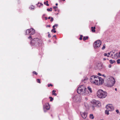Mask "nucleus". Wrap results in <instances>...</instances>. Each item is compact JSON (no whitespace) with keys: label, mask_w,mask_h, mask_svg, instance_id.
<instances>
[{"label":"nucleus","mask_w":120,"mask_h":120,"mask_svg":"<svg viewBox=\"0 0 120 120\" xmlns=\"http://www.w3.org/2000/svg\"><path fill=\"white\" fill-rule=\"evenodd\" d=\"M30 29H28L26 31V34H29L30 35Z\"/></svg>","instance_id":"15"},{"label":"nucleus","mask_w":120,"mask_h":120,"mask_svg":"<svg viewBox=\"0 0 120 120\" xmlns=\"http://www.w3.org/2000/svg\"><path fill=\"white\" fill-rule=\"evenodd\" d=\"M97 96L101 99L105 98L107 96V94L106 92L101 89L99 90L97 92Z\"/></svg>","instance_id":"4"},{"label":"nucleus","mask_w":120,"mask_h":120,"mask_svg":"<svg viewBox=\"0 0 120 120\" xmlns=\"http://www.w3.org/2000/svg\"><path fill=\"white\" fill-rule=\"evenodd\" d=\"M98 75H99V76H101V74L100 73H98Z\"/></svg>","instance_id":"40"},{"label":"nucleus","mask_w":120,"mask_h":120,"mask_svg":"<svg viewBox=\"0 0 120 120\" xmlns=\"http://www.w3.org/2000/svg\"><path fill=\"white\" fill-rule=\"evenodd\" d=\"M120 59H118V60H117L116 61H117V63L118 64H119L120 63Z\"/></svg>","instance_id":"29"},{"label":"nucleus","mask_w":120,"mask_h":120,"mask_svg":"<svg viewBox=\"0 0 120 120\" xmlns=\"http://www.w3.org/2000/svg\"><path fill=\"white\" fill-rule=\"evenodd\" d=\"M31 9H34V7L33 6H32L30 8Z\"/></svg>","instance_id":"35"},{"label":"nucleus","mask_w":120,"mask_h":120,"mask_svg":"<svg viewBox=\"0 0 120 120\" xmlns=\"http://www.w3.org/2000/svg\"><path fill=\"white\" fill-rule=\"evenodd\" d=\"M39 3H38L37 4V6H39V7H40V6L43 5V4L41 3H40V5H39Z\"/></svg>","instance_id":"26"},{"label":"nucleus","mask_w":120,"mask_h":120,"mask_svg":"<svg viewBox=\"0 0 120 120\" xmlns=\"http://www.w3.org/2000/svg\"><path fill=\"white\" fill-rule=\"evenodd\" d=\"M33 74H34L36 75L38 74V73L36 72L35 71H33Z\"/></svg>","instance_id":"34"},{"label":"nucleus","mask_w":120,"mask_h":120,"mask_svg":"<svg viewBox=\"0 0 120 120\" xmlns=\"http://www.w3.org/2000/svg\"><path fill=\"white\" fill-rule=\"evenodd\" d=\"M98 76L92 75L91 76L90 78V82L92 83L95 84H98V78L97 76Z\"/></svg>","instance_id":"5"},{"label":"nucleus","mask_w":120,"mask_h":120,"mask_svg":"<svg viewBox=\"0 0 120 120\" xmlns=\"http://www.w3.org/2000/svg\"><path fill=\"white\" fill-rule=\"evenodd\" d=\"M101 43L100 40H98L94 42L93 46L95 48H98L100 46Z\"/></svg>","instance_id":"8"},{"label":"nucleus","mask_w":120,"mask_h":120,"mask_svg":"<svg viewBox=\"0 0 120 120\" xmlns=\"http://www.w3.org/2000/svg\"><path fill=\"white\" fill-rule=\"evenodd\" d=\"M88 105H85V107L86 108L87 107V106H88Z\"/></svg>","instance_id":"58"},{"label":"nucleus","mask_w":120,"mask_h":120,"mask_svg":"<svg viewBox=\"0 0 120 120\" xmlns=\"http://www.w3.org/2000/svg\"><path fill=\"white\" fill-rule=\"evenodd\" d=\"M107 57H109V55H107Z\"/></svg>","instance_id":"53"},{"label":"nucleus","mask_w":120,"mask_h":120,"mask_svg":"<svg viewBox=\"0 0 120 120\" xmlns=\"http://www.w3.org/2000/svg\"><path fill=\"white\" fill-rule=\"evenodd\" d=\"M42 43V40L38 38L34 39L31 42V44L34 47H37L41 45Z\"/></svg>","instance_id":"3"},{"label":"nucleus","mask_w":120,"mask_h":120,"mask_svg":"<svg viewBox=\"0 0 120 120\" xmlns=\"http://www.w3.org/2000/svg\"><path fill=\"white\" fill-rule=\"evenodd\" d=\"M112 67V65L111 64H109V68H111Z\"/></svg>","instance_id":"44"},{"label":"nucleus","mask_w":120,"mask_h":120,"mask_svg":"<svg viewBox=\"0 0 120 120\" xmlns=\"http://www.w3.org/2000/svg\"><path fill=\"white\" fill-rule=\"evenodd\" d=\"M119 54L120 55V51L119 52Z\"/></svg>","instance_id":"63"},{"label":"nucleus","mask_w":120,"mask_h":120,"mask_svg":"<svg viewBox=\"0 0 120 120\" xmlns=\"http://www.w3.org/2000/svg\"><path fill=\"white\" fill-rule=\"evenodd\" d=\"M88 38V36H86V37L84 36L83 38V39L84 41H85Z\"/></svg>","instance_id":"20"},{"label":"nucleus","mask_w":120,"mask_h":120,"mask_svg":"<svg viewBox=\"0 0 120 120\" xmlns=\"http://www.w3.org/2000/svg\"><path fill=\"white\" fill-rule=\"evenodd\" d=\"M107 53H105L104 54V55L105 56H107Z\"/></svg>","instance_id":"43"},{"label":"nucleus","mask_w":120,"mask_h":120,"mask_svg":"<svg viewBox=\"0 0 120 120\" xmlns=\"http://www.w3.org/2000/svg\"><path fill=\"white\" fill-rule=\"evenodd\" d=\"M88 107H89V108L88 109H91L92 110H94L95 107V105H90V106Z\"/></svg>","instance_id":"14"},{"label":"nucleus","mask_w":120,"mask_h":120,"mask_svg":"<svg viewBox=\"0 0 120 120\" xmlns=\"http://www.w3.org/2000/svg\"><path fill=\"white\" fill-rule=\"evenodd\" d=\"M90 118L92 119H93L94 118V116L92 114H90Z\"/></svg>","instance_id":"19"},{"label":"nucleus","mask_w":120,"mask_h":120,"mask_svg":"<svg viewBox=\"0 0 120 120\" xmlns=\"http://www.w3.org/2000/svg\"><path fill=\"white\" fill-rule=\"evenodd\" d=\"M86 90L87 89L85 85H81L78 87L77 91L78 94L85 95L89 93L88 91Z\"/></svg>","instance_id":"1"},{"label":"nucleus","mask_w":120,"mask_h":120,"mask_svg":"<svg viewBox=\"0 0 120 120\" xmlns=\"http://www.w3.org/2000/svg\"><path fill=\"white\" fill-rule=\"evenodd\" d=\"M116 112L117 113H118L119 112V111L118 110H116Z\"/></svg>","instance_id":"42"},{"label":"nucleus","mask_w":120,"mask_h":120,"mask_svg":"<svg viewBox=\"0 0 120 120\" xmlns=\"http://www.w3.org/2000/svg\"><path fill=\"white\" fill-rule=\"evenodd\" d=\"M117 54H118V53H117L115 54L114 55V57H115L116 56H117Z\"/></svg>","instance_id":"39"},{"label":"nucleus","mask_w":120,"mask_h":120,"mask_svg":"<svg viewBox=\"0 0 120 120\" xmlns=\"http://www.w3.org/2000/svg\"><path fill=\"white\" fill-rule=\"evenodd\" d=\"M59 0L60 2L62 0Z\"/></svg>","instance_id":"59"},{"label":"nucleus","mask_w":120,"mask_h":120,"mask_svg":"<svg viewBox=\"0 0 120 120\" xmlns=\"http://www.w3.org/2000/svg\"><path fill=\"white\" fill-rule=\"evenodd\" d=\"M30 38H31V35H30L29 37H28V38L30 39Z\"/></svg>","instance_id":"45"},{"label":"nucleus","mask_w":120,"mask_h":120,"mask_svg":"<svg viewBox=\"0 0 120 120\" xmlns=\"http://www.w3.org/2000/svg\"><path fill=\"white\" fill-rule=\"evenodd\" d=\"M52 8H51L50 9H47V10L48 11H52Z\"/></svg>","instance_id":"23"},{"label":"nucleus","mask_w":120,"mask_h":120,"mask_svg":"<svg viewBox=\"0 0 120 120\" xmlns=\"http://www.w3.org/2000/svg\"><path fill=\"white\" fill-rule=\"evenodd\" d=\"M82 37H83V36L82 35H81L80 36V37L79 38V39L80 40H82Z\"/></svg>","instance_id":"33"},{"label":"nucleus","mask_w":120,"mask_h":120,"mask_svg":"<svg viewBox=\"0 0 120 120\" xmlns=\"http://www.w3.org/2000/svg\"><path fill=\"white\" fill-rule=\"evenodd\" d=\"M106 105H112L111 104H107Z\"/></svg>","instance_id":"51"},{"label":"nucleus","mask_w":120,"mask_h":120,"mask_svg":"<svg viewBox=\"0 0 120 120\" xmlns=\"http://www.w3.org/2000/svg\"><path fill=\"white\" fill-rule=\"evenodd\" d=\"M50 108V105H44L43 109L44 112H46V110L49 109Z\"/></svg>","instance_id":"11"},{"label":"nucleus","mask_w":120,"mask_h":120,"mask_svg":"<svg viewBox=\"0 0 120 120\" xmlns=\"http://www.w3.org/2000/svg\"><path fill=\"white\" fill-rule=\"evenodd\" d=\"M44 4L45 5H46L47 6H48L49 5V4L48 3H46V2H44Z\"/></svg>","instance_id":"32"},{"label":"nucleus","mask_w":120,"mask_h":120,"mask_svg":"<svg viewBox=\"0 0 120 120\" xmlns=\"http://www.w3.org/2000/svg\"><path fill=\"white\" fill-rule=\"evenodd\" d=\"M91 104L93 105H98V104H100L101 103L100 101H96V100H94L91 102Z\"/></svg>","instance_id":"10"},{"label":"nucleus","mask_w":120,"mask_h":120,"mask_svg":"<svg viewBox=\"0 0 120 120\" xmlns=\"http://www.w3.org/2000/svg\"><path fill=\"white\" fill-rule=\"evenodd\" d=\"M53 28V29H52V30H51V32H53V30H55L56 29L54 27V28Z\"/></svg>","instance_id":"37"},{"label":"nucleus","mask_w":120,"mask_h":120,"mask_svg":"<svg viewBox=\"0 0 120 120\" xmlns=\"http://www.w3.org/2000/svg\"><path fill=\"white\" fill-rule=\"evenodd\" d=\"M48 87H49L50 86H52L53 85H52L51 84H48Z\"/></svg>","instance_id":"36"},{"label":"nucleus","mask_w":120,"mask_h":120,"mask_svg":"<svg viewBox=\"0 0 120 120\" xmlns=\"http://www.w3.org/2000/svg\"><path fill=\"white\" fill-rule=\"evenodd\" d=\"M117 56L118 57H120V55H118Z\"/></svg>","instance_id":"52"},{"label":"nucleus","mask_w":120,"mask_h":120,"mask_svg":"<svg viewBox=\"0 0 120 120\" xmlns=\"http://www.w3.org/2000/svg\"><path fill=\"white\" fill-rule=\"evenodd\" d=\"M103 60H106V59L105 58H103Z\"/></svg>","instance_id":"55"},{"label":"nucleus","mask_w":120,"mask_h":120,"mask_svg":"<svg viewBox=\"0 0 120 120\" xmlns=\"http://www.w3.org/2000/svg\"><path fill=\"white\" fill-rule=\"evenodd\" d=\"M102 75L104 77H105V78L106 79V77L107 76H106L104 74H103Z\"/></svg>","instance_id":"41"},{"label":"nucleus","mask_w":120,"mask_h":120,"mask_svg":"<svg viewBox=\"0 0 120 120\" xmlns=\"http://www.w3.org/2000/svg\"><path fill=\"white\" fill-rule=\"evenodd\" d=\"M50 18H51L50 17H49L48 18V19H50Z\"/></svg>","instance_id":"54"},{"label":"nucleus","mask_w":120,"mask_h":120,"mask_svg":"<svg viewBox=\"0 0 120 120\" xmlns=\"http://www.w3.org/2000/svg\"><path fill=\"white\" fill-rule=\"evenodd\" d=\"M105 48V44H104L103 45L102 47V48L101 49L102 50L104 49Z\"/></svg>","instance_id":"25"},{"label":"nucleus","mask_w":120,"mask_h":120,"mask_svg":"<svg viewBox=\"0 0 120 120\" xmlns=\"http://www.w3.org/2000/svg\"><path fill=\"white\" fill-rule=\"evenodd\" d=\"M53 32L54 33H56V30H53Z\"/></svg>","instance_id":"48"},{"label":"nucleus","mask_w":120,"mask_h":120,"mask_svg":"<svg viewBox=\"0 0 120 120\" xmlns=\"http://www.w3.org/2000/svg\"><path fill=\"white\" fill-rule=\"evenodd\" d=\"M49 98L50 99V101H52L53 100V98L52 97H49Z\"/></svg>","instance_id":"28"},{"label":"nucleus","mask_w":120,"mask_h":120,"mask_svg":"<svg viewBox=\"0 0 120 120\" xmlns=\"http://www.w3.org/2000/svg\"><path fill=\"white\" fill-rule=\"evenodd\" d=\"M115 90H117V89L116 88H115Z\"/></svg>","instance_id":"62"},{"label":"nucleus","mask_w":120,"mask_h":120,"mask_svg":"<svg viewBox=\"0 0 120 120\" xmlns=\"http://www.w3.org/2000/svg\"><path fill=\"white\" fill-rule=\"evenodd\" d=\"M111 52H109L108 53V55H109L110 54V53H111Z\"/></svg>","instance_id":"50"},{"label":"nucleus","mask_w":120,"mask_h":120,"mask_svg":"<svg viewBox=\"0 0 120 120\" xmlns=\"http://www.w3.org/2000/svg\"><path fill=\"white\" fill-rule=\"evenodd\" d=\"M106 108L108 110H106L105 111V113L107 115L109 114V111H111L114 110V107L112 105L111 106H109V105H106Z\"/></svg>","instance_id":"7"},{"label":"nucleus","mask_w":120,"mask_h":120,"mask_svg":"<svg viewBox=\"0 0 120 120\" xmlns=\"http://www.w3.org/2000/svg\"><path fill=\"white\" fill-rule=\"evenodd\" d=\"M110 63L112 64L116 62V61L115 60H109Z\"/></svg>","instance_id":"16"},{"label":"nucleus","mask_w":120,"mask_h":120,"mask_svg":"<svg viewBox=\"0 0 120 120\" xmlns=\"http://www.w3.org/2000/svg\"><path fill=\"white\" fill-rule=\"evenodd\" d=\"M30 30V35L33 34L35 33V30L33 28H31Z\"/></svg>","instance_id":"13"},{"label":"nucleus","mask_w":120,"mask_h":120,"mask_svg":"<svg viewBox=\"0 0 120 120\" xmlns=\"http://www.w3.org/2000/svg\"><path fill=\"white\" fill-rule=\"evenodd\" d=\"M48 105H49V103H48Z\"/></svg>","instance_id":"64"},{"label":"nucleus","mask_w":120,"mask_h":120,"mask_svg":"<svg viewBox=\"0 0 120 120\" xmlns=\"http://www.w3.org/2000/svg\"><path fill=\"white\" fill-rule=\"evenodd\" d=\"M56 5H58V4H57V3H56Z\"/></svg>","instance_id":"61"},{"label":"nucleus","mask_w":120,"mask_h":120,"mask_svg":"<svg viewBox=\"0 0 120 120\" xmlns=\"http://www.w3.org/2000/svg\"><path fill=\"white\" fill-rule=\"evenodd\" d=\"M72 98L73 101L75 102L79 101L81 100L80 96L78 94L73 95L72 96Z\"/></svg>","instance_id":"6"},{"label":"nucleus","mask_w":120,"mask_h":120,"mask_svg":"<svg viewBox=\"0 0 120 120\" xmlns=\"http://www.w3.org/2000/svg\"><path fill=\"white\" fill-rule=\"evenodd\" d=\"M113 55L112 54H111V57H112V56Z\"/></svg>","instance_id":"57"},{"label":"nucleus","mask_w":120,"mask_h":120,"mask_svg":"<svg viewBox=\"0 0 120 120\" xmlns=\"http://www.w3.org/2000/svg\"><path fill=\"white\" fill-rule=\"evenodd\" d=\"M81 114L82 116L84 119L86 118L87 116V113L86 112H81Z\"/></svg>","instance_id":"12"},{"label":"nucleus","mask_w":120,"mask_h":120,"mask_svg":"<svg viewBox=\"0 0 120 120\" xmlns=\"http://www.w3.org/2000/svg\"><path fill=\"white\" fill-rule=\"evenodd\" d=\"M88 79L86 77L83 80H82V82H84V83H85V81H86L87 79Z\"/></svg>","instance_id":"21"},{"label":"nucleus","mask_w":120,"mask_h":120,"mask_svg":"<svg viewBox=\"0 0 120 120\" xmlns=\"http://www.w3.org/2000/svg\"><path fill=\"white\" fill-rule=\"evenodd\" d=\"M91 28L92 29L91 30L92 32H94L95 31V27H94V28H93V27H92Z\"/></svg>","instance_id":"22"},{"label":"nucleus","mask_w":120,"mask_h":120,"mask_svg":"<svg viewBox=\"0 0 120 120\" xmlns=\"http://www.w3.org/2000/svg\"><path fill=\"white\" fill-rule=\"evenodd\" d=\"M53 9L55 10V11H57L56 8H57V6H54L53 7Z\"/></svg>","instance_id":"24"},{"label":"nucleus","mask_w":120,"mask_h":120,"mask_svg":"<svg viewBox=\"0 0 120 120\" xmlns=\"http://www.w3.org/2000/svg\"><path fill=\"white\" fill-rule=\"evenodd\" d=\"M45 20H47L48 19V18L47 17H45Z\"/></svg>","instance_id":"49"},{"label":"nucleus","mask_w":120,"mask_h":120,"mask_svg":"<svg viewBox=\"0 0 120 120\" xmlns=\"http://www.w3.org/2000/svg\"><path fill=\"white\" fill-rule=\"evenodd\" d=\"M45 14H44L43 15H42V17L43 18H44V16H45Z\"/></svg>","instance_id":"46"},{"label":"nucleus","mask_w":120,"mask_h":120,"mask_svg":"<svg viewBox=\"0 0 120 120\" xmlns=\"http://www.w3.org/2000/svg\"><path fill=\"white\" fill-rule=\"evenodd\" d=\"M58 26V25L57 24H55V25H54L52 27L54 28V27H57Z\"/></svg>","instance_id":"31"},{"label":"nucleus","mask_w":120,"mask_h":120,"mask_svg":"<svg viewBox=\"0 0 120 120\" xmlns=\"http://www.w3.org/2000/svg\"><path fill=\"white\" fill-rule=\"evenodd\" d=\"M50 27V25H48L46 26V27Z\"/></svg>","instance_id":"47"},{"label":"nucleus","mask_w":120,"mask_h":120,"mask_svg":"<svg viewBox=\"0 0 120 120\" xmlns=\"http://www.w3.org/2000/svg\"><path fill=\"white\" fill-rule=\"evenodd\" d=\"M97 77L98 78V81L97 82L98 84L96 85H99L102 84L104 82L102 78L100 77L97 76Z\"/></svg>","instance_id":"9"},{"label":"nucleus","mask_w":120,"mask_h":120,"mask_svg":"<svg viewBox=\"0 0 120 120\" xmlns=\"http://www.w3.org/2000/svg\"><path fill=\"white\" fill-rule=\"evenodd\" d=\"M45 2H46V3H48V1H47Z\"/></svg>","instance_id":"60"},{"label":"nucleus","mask_w":120,"mask_h":120,"mask_svg":"<svg viewBox=\"0 0 120 120\" xmlns=\"http://www.w3.org/2000/svg\"><path fill=\"white\" fill-rule=\"evenodd\" d=\"M53 37H56V35H54Z\"/></svg>","instance_id":"56"},{"label":"nucleus","mask_w":120,"mask_h":120,"mask_svg":"<svg viewBox=\"0 0 120 120\" xmlns=\"http://www.w3.org/2000/svg\"><path fill=\"white\" fill-rule=\"evenodd\" d=\"M53 20V18L52 17L51 18V19L50 20L51 22H52Z\"/></svg>","instance_id":"38"},{"label":"nucleus","mask_w":120,"mask_h":120,"mask_svg":"<svg viewBox=\"0 0 120 120\" xmlns=\"http://www.w3.org/2000/svg\"><path fill=\"white\" fill-rule=\"evenodd\" d=\"M40 79H37V81L38 83H41V82L40 81Z\"/></svg>","instance_id":"27"},{"label":"nucleus","mask_w":120,"mask_h":120,"mask_svg":"<svg viewBox=\"0 0 120 120\" xmlns=\"http://www.w3.org/2000/svg\"><path fill=\"white\" fill-rule=\"evenodd\" d=\"M87 88L89 91H90V93H91L92 92V91L91 89V88H90V86H88L87 87Z\"/></svg>","instance_id":"18"},{"label":"nucleus","mask_w":120,"mask_h":120,"mask_svg":"<svg viewBox=\"0 0 120 120\" xmlns=\"http://www.w3.org/2000/svg\"><path fill=\"white\" fill-rule=\"evenodd\" d=\"M48 37L49 38H50L51 37V36L49 32H48Z\"/></svg>","instance_id":"30"},{"label":"nucleus","mask_w":120,"mask_h":120,"mask_svg":"<svg viewBox=\"0 0 120 120\" xmlns=\"http://www.w3.org/2000/svg\"><path fill=\"white\" fill-rule=\"evenodd\" d=\"M56 92V91L54 90H53L52 91V94L53 95H54L55 96H56L57 95L55 93V92Z\"/></svg>","instance_id":"17"},{"label":"nucleus","mask_w":120,"mask_h":120,"mask_svg":"<svg viewBox=\"0 0 120 120\" xmlns=\"http://www.w3.org/2000/svg\"><path fill=\"white\" fill-rule=\"evenodd\" d=\"M107 81L108 82L106 84V85L109 87H111L114 85L115 81L114 78L112 76H107L106 77Z\"/></svg>","instance_id":"2"}]
</instances>
